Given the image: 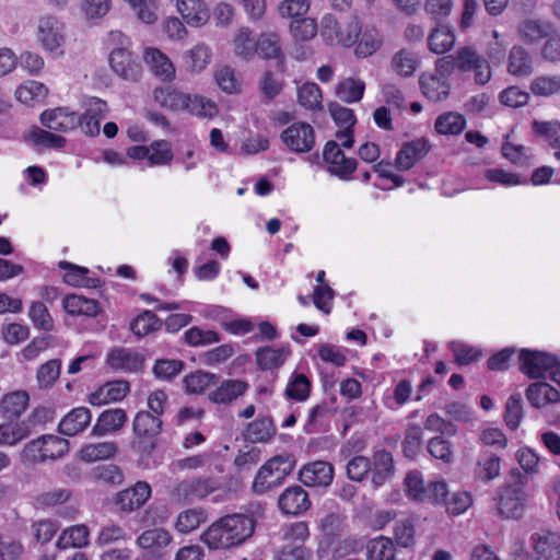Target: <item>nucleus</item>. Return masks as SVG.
Here are the masks:
<instances>
[{"mask_svg":"<svg viewBox=\"0 0 560 560\" xmlns=\"http://www.w3.org/2000/svg\"><path fill=\"white\" fill-rule=\"evenodd\" d=\"M255 527L256 520L250 513L228 514L209 526L202 540L210 549H230L248 540Z\"/></svg>","mask_w":560,"mask_h":560,"instance_id":"1","label":"nucleus"},{"mask_svg":"<svg viewBox=\"0 0 560 560\" xmlns=\"http://www.w3.org/2000/svg\"><path fill=\"white\" fill-rule=\"evenodd\" d=\"M162 419L150 411L137 412L132 423L136 435L131 443L133 451L142 457H149L158 445V436L162 432Z\"/></svg>","mask_w":560,"mask_h":560,"instance_id":"2","label":"nucleus"},{"mask_svg":"<svg viewBox=\"0 0 560 560\" xmlns=\"http://www.w3.org/2000/svg\"><path fill=\"white\" fill-rule=\"evenodd\" d=\"M294 467V460L289 455H278L266 462L258 470L253 482V490L262 494L269 489L281 485Z\"/></svg>","mask_w":560,"mask_h":560,"instance_id":"3","label":"nucleus"},{"mask_svg":"<svg viewBox=\"0 0 560 560\" xmlns=\"http://www.w3.org/2000/svg\"><path fill=\"white\" fill-rule=\"evenodd\" d=\"M524 476L517 468H512L502 491L499 494V512L508 518H517L524 509Z\"/></svg>","mask_w":560,"mask_h":560,"instance_id":"4","label":"nucleus"},{"mask_svg":"<svg viewBox=\"0 0 560 560\" xmlns=\"http://www.w3.org/2000/svg\"><path fill=\"white\" fill-rule=\"evenodd\" d=\"M520 369L530 378H544L549 374L552 380L555 371H560V360L548 352L522 349L518 355Z\"/></svg>","mask_w":560,"mask_h":560,"instance_id":"5","label":"nucleus"},{"mask_svg":"<svg viewBox=\"0 0 560 560\" xmlns=\"http://www.w3.org/2000/svg\"><path fill=\"white\" fill-rule=\"evenodd\" d=\"M219 487L218 480L211 477L185 479L173 487L171 497L175 502L190 503L195 500L205 499L218 490Z\"/></svg>","mask_w":560,"mask_h":560,"instance_id":"6","label":"nucleus"},{"mask_svg":"<svg viewBox=\"0 0 560 560\" xmlns=\"http://www.w3.org/2000/svg\"><path fill=\"white\" fill-rule=\"evenodd\" d=\"M323 158L329 165V173L338 176L340 179L349 180L357 170V160L347 158L336 141L330 140L325 144Z\"/></svg>","mask_w":560,"mask_h":560,"instance_id":"7","label":"nucleus"},{"mask_svg":"<svg viewBox=\"0 0 560 560\" xmlns=\"http://www.w3.org/2000/svg\"><path fill=\"white\" fill-rule=\"evenodd\" d=\"M108 60L112 70L118 77L126 81H139L142 73V67L138 58H135L128 48L114 47L109 54Z\"/></svg>","mask_w":560,"mask_h":560,"instance_id":"8","label":"nucleus"},{"mask_svg":"<svg viewBox=\"0 0 560 560\" xmlns=\"http://www.w3.org/2000/svg\"><path fill=\"white\" fill-rule=\"evenodd\" d=\"M280 139L291 151L306 153L315 144V132L310 124L294 122L281 132Z\"/></svg>","mask_w":560,"mask_h":560,"instance_id":"9","label":"nucleus"},{"mask_svg":"<svg viewBox=\"0 0 560 560\" xmlns=\"http://www.w3.org/2000/svg\"><path fill=\"white\" fill-rule=\"evenodd\" d=\"M457 69L460 71H475V81L478 84H486L490 81V63L470 46L460 48L457 51Z\"/></svg>","mask_w":560,"mask_h":560,"instance_id":"10","label":"nucleus"},{"mask_svg":"<svg viewBox=\"0 0 560 560\" xmlns=\"http://www.w3.org/2000/svg\"><path fill=\"white\" fill-rule=\"evenodd\" d=\"M151 487L147 481H137L114 497V504L122 513H131L143 506L151 497Z\"/></svg>","mask_w":560,"mask_h":560,"instance_id":"11","label":"nucleus"},{"mask_svg":"<svg viewBox=\"0 0 560 560\" xmlns=\"http://www.w3.org/2000/svg\"><path fill=\"white\" fill-rule=\"evenodd\" d=\"M334 479V466L325 460L305 464L299 471V480L306 487H328Z\"/></svg>","mask_w":560,"mask_h":560,"instance_id":"12","label":"nucleus"},{"mask_svg":"<svg viewBox=\"0 0 560 560\" xmlns=\"http://www.w3.org/2000/svg\"><path fill=\"white\" fill-rule=\"evenodd\" d=\"M372 483L374 488L384 486L390 481L395 475V462L390 452L378 450L372 454L370 458Z\"/></svg>","mask_w":560,"mask_h":560,"instance_id":"13","label":"nucleus"},{"mask_svg":"<svg viewBox=\"0 0 560 560\" xmlns=\"http://www.w3.org/2000/svg\"><path fill=\"white\" fill-rule=\"evenodd\" d=\"M535 560H560V535L541 530L530 536Z\"/></svg>","mask_w":560,"mask_h":560,"instance_id":"14","label":"nucleus"},{"mask_svg":"<svg viewBox=\"0 0 560 560\" xmlns=\"http://www.w3.org/2000/svg\"><path fill=\"white\" fill-rule=\"evenodd\" d=\"M430 148L429 141L423 138L405 143L397 152L395 166L400 172L410 170L419 160L428 154Z\"/></svg>","mask_w":560,"mask_h":560,"instance_id":"15","label":"nucleus"},{"mask_svg":"<svg viewBox=\"0 0 560 560\" xmlns=\"http://www.w3.org/2000/svg\"><path fill=\"white\" fill-rule=\"evenodd\" d=\"M256 52L264 59H275L279 74L285 72V56L282 52L280 37L277 34H261L257 38Z\"/></svg>","mask_w":560,"mask_h":560,"instance_id":"16","label":"nucleus"},{"mask_svg":"<svg viewBox=\"0 0 560 560\" xmlns=\"http://www.w3.org/2000/svg\"><path fill=\"white\" fill-rule=\"evenodd\" d=\"M280 510L285 514L300 515L311 508L308 493L300 486L288 488L278 500Z\"/></svg>","mask_w":560,"mask_h":560,"instance_id":"17","label":"nucleus"},{"mask_svg":"<svg viewBox=\"0 0 560 560\" xmlns=\"http://www.w3.org/2000/svg\"><path fill=\"white\" fill-rule=\"evenodd\" d=\"M107 364L125 372H138L142 370L144 355L127 348H115L107 354Z\"/></svg>","mask_w":560,"mask_h":560,"instance_id":"18","label":"nucleus"},{"mask_svg":"<svg viewBox=\"0 0 560 560\" xmlns=\"http://www.w3.org/2000/svg\"><path fill=\"white\" fill-rule=\"evenodd\" d=\"M154 101L162 107L178 112L185 110L190 101V94L182 93L173 86H160L153 91Z\"/></svg>","mask_w":560,"mask_h":560,"instance_id":"19","label":"nucleus"},{"mask_svg":"<svg viewBox=\"0 0 560 560\" xmlns=\"http://www.w3.org/2000/svg\"><path fill=\"white\" fill-rule=\"evenodd\" d=\"M248 389V383L242 380H224L208 397L213 404L228 405L244 395Z\"/></svg>","mask_w":560,"mask_h":560,"instance_id":"20","label":"nucleus"},{"mask_svg":"<svg viewBox=\"0 0 560 560\" xmlns=\"http://www.w3.org/2000/svg\"><path fill=\"white\" fill-rule=\"evenodd\" d=\"M126 421L127 413L124 409L115 408L104 410L92 428L91 433L93 435L103 436L107 433L119 431Z\"/></svg>","mask_w":560,"mask_h":560,"instance_id":"21","label":"nucleus"},{"mask_svg":"<svg viewBox=\"0 0 560 560\" xmlns=\"http://www.w3.org/2000/svg\"><path fill=\"white\" fill-rule=\"evenodd\" d=\"M40 122L43 126L55 131H69L72 130L78 124V115L74 113H67L65 108H55L45 110L40 115Z\"/></svg>","mask_w":560,"mask_h":560,"instance_id":"22","label":"nucleus"},{"mask_svg":"<svg viewBox=\"0 0 560 560\" xmlns=\"http://www.w3.org/2000/svg\"><path fill=\"white\" fill-rule=\"evenodd\" d=\"M91 422V411L85 407H78L68 412L58 425L59 433L74 436L82 432Z\"/></svg>","mask_w":560,"mask_h":560,"instance_id":"23","label":"nucleus"},{"mask_svg":"<svg viewBox=\"0 0 560 560\" xmlns=\"http://www.w3.org/2000/svg\"><path fill=\"white\" fill-rule=\"evenodd\" d=\"M177 10L190 26H201L209 20V10L201 0H177Z\"/></svg>","mask_w":560,"mask_h":560,"instance_id":"24","label":"nucleus"},{"mask_svg":"<svg viewBox=\"0 0 560 560\" xmlns=\"http://www.w3.org/2000/svg\"><path fill=\"white\" fill-rule=\"evenodd\" d=\"M552 23L545 20L528 19L518 26L522 39L526 44H536L540 39L548 38L553 33Z\"/></svg>","mask_w":560,"mask_h":560,"instance_id":"25","label":"nucleus"},{"mask_svg":"<svg viewBox=\"0 0 560 560\" xmlns=\"http://www.w3.org/2000/svg\"><path fill=\"white\" fill-rule=\"evenodd\" d=\"M144 59L151 71L162 81H171L175 75V68L172 61L159 49L148 48Z\"/></svg>","mask_w":560,"mask_h":560,"instance_id":"26","label":"nucleus"},{"mask_svg":"<svg viewBox=\"0 0 560 560\" xmlns=\"http://www.w3.org/2000/svg\"><path fill=\"white\" fill-rule=\"evenodd\" d=\"M526 398L536 408L560 400V393L545 382L533 383L526 389Z\"/></svg>","mask_w":560,"mask_h":560,"instance_id":"27","label":"nucleus"},{"mask_svg":"<svg viewBox=\"0 0 560 560\" xmlns=\"http://www.w3.org/2000/svg\"><path fill=\"white\" fill-rule=\"evenodd\" d=\"M28 394L24 390L12 392L4 395L0 401L2 416L8 420L18 419L28 405Z\"/></svg>","mask_w":560,"mask_h":560,"instance_id":"28","label":"nucleus"},{"mask_svg":"<svg viewBox=\"0 0 560 560\" xmlns=\"http://www.w3.org/2000/svg\"><path fill=\"white\" fill-rule=\"evenodd\" d=\"M63 308L70 315H83L89 317L96 316L101 308L96 300L86 299L84 296L69 294L63 301Z\"/></svg>","mask_w":560,"mask_h":560,"instance_id":"29","label":"nucleus"},{"mask_svg":"<svg viewBox=\"0 0 560 560\" xmlns=\"http://www.w3.org/2000/svg\"><path fill=\"white\" fill-rule=\"evenodd\" d=\"M509 72L512 75L527 77L533 72V60L522 46H513L509 55Z\"/></svg>","mask_w":560,"mask_h":560,"instance_id":"30","label":"nucleus"},{"mask_svg":"<svg viewBox=\"0 0 560 560\" xmlns=\"http://www.w3.org/2000/svg\"><path fill=\"white\" fill-rule=\"evenodd\" d=\"M289 354L290 351L285 348L261 347L256 351V362L259 369L264 371L273 370L280 368Z\"/></svg>","mask_w":560,"mask_h":560,"instance_id":"31","label":"nucleus"},{"mask_svg":"<svg viewBox=\"0 0 560 560\" xmlns=\"http://www.w3.org/2000/svg\"><path fill=\"white\" fill-rule=\"evenodd\" d=\"M419 84L422 94L431 102H440L448 96L450 85L438 77L421 75Z\"/></svg>","mask_w":560,"mask_h":560,"instance_id":"32","label":"nucleus"},{"mask_svg":"<svg viewBox=\"0 0 560 560\" xmlns=\"http://www.w3.org/2000/svg\"><path fill=\"white\" fill-rule=\"evenodd\" d=\"M90 476L93 481L110 487L120 486L125 479L121 468L115 464L97 465L91 470Z\"/></svg>","mask_w":560,"mask_h":560,"instance_id":"33","label":"nucleus"},{"mask_svg":"<svg viewBox=\"0 0 560 560\" xmlns=\"http://www.w3.org/2000/svg\"><path fill=\"white\" fill-rule=\"evenodd\" d=\"M89 544V528L85 525H73L62 532L56 546L59 549L68 547L82 548Z\"/></svg>","mask_w":560,"mask_h":560,"instance_id":"34","label":"nucleus"},{"mask_svg":"<svg viewBox=\"0 0 560 560\" xmlns=\"http://www.w3.org/2000/svg\"><path fill=\"white\" fill-rule=\"evenodd\" d=\"M118 447L115 442L86 444L80 451V458L83 462L92 463L110 458L116 455Z\"/></svg>","mask_w":560,"mask_h":560,"instance_id":"35","label":"nucleus"},{"mask_svg":"<svg viewBox=\"0 0 560 560\" xmlns=\"http://www.w3.org/2000/svg\"><path fill=\"white\" fill-rule=\"evenodd\" d=\"M365 84L360 79L347 78L340 81L335 90L336 95L345 103H357L363 97Z\"/></svg>","mask_w":560,"mask_h":560,"instance_id":"36","label":"nucleus"},{"mask_svg":"<svg viewBox=\"0 0 560 560\" xmlns=\"http://www.w3.org/2000/svg\"><path fill=\"white\" fill-rule=\"evenodd\" d=\"M172 541L171 534L164 528L144 530L138 538L137 545L142 549L160 550Z\"/></svg>","mask_w":560,"mask_h":560,"instance_id":"37","label":"nucleus"},{"mask_svg":"<svg viewBox=\"0 0 560 560\" xmlns=\"http://www.w3.org/2000/svg\"><path fill=\"white\" fill-rule=\"evenodd\" d=\"M26 139L31 141L37 150L61 149L66 144V139L63 137L51 133L38 127H34L28 132Z\"/></svg>","mask_w":560,"mask_h":560,"instance_id":"38","label":"nucleus"},{"mask_svg":"<svg viewBox=\"0 0 560 560\" xmlns=\"http://www.w3.org/2000/svg\"><path fill=\"white\" fill-rule=\"evenodd\" d=\"M395 545L389 538L380 536L369 541L366 560H395Z\"/></svg>","mask_w":560,"mask_h":560,"instance_id":"39","label":"nucleus"},{"mask_svg":"<svg viewBox=\"0 0 560 560\" xmlns=\"http://www.w3.org/2000/svg\"><path fill=\"white\" fill-rule=\"evenodd\" d=\"M428 44L432 52L441 55L453 48L455 35L447 26H438L430 34Z\"/></svg>","mask_w":560,"mask_h":560,"instance_id":"40","label":"nucleus"},{"mask_svg":"<svg viewBox=\"0 0 560 560\" xmlns=\"http://www.w3.org/2000/svg\"><path fill=\"white\" fill-rule=\"evenodd\" d=\"M312 383L310 378L302 373H293L285 387L287 398L295 401H305L311 394Z\"/></svg>","mask_w":560,"mask_h":560,"instance_id":"41","label":"nucleus"},{"mask_svg":"<svg viewBox=\"0 0 560 560\" xmlns=\"http://www.w3.org/2000/svg\"><path fill=\"white\" fill-rule=\"evenodd\" d=\"M163 326V322L151 311H143L130 323V330L137 337H144L150 332L158 331Z\"/></svg>","mask_w":560,"mask_h":560,"instance_id":"42","label":"nucleus"},{"mask_svg":"<svg viewBox=\"0 0 560 560\" xmlns=\"http://www.w3.org/2000/svg\"><path fill=\"white\" fill-rule=\"evenodd\" d=\"M31 432L32 428L26 421L16 422L14 424H0V444L15 445L27 438Z\"/></svg>","mask_w":560,"mask_h":560,"instance_id":"43","label":"nucleus"},{"mask_svg":"<svg viewBox=\"0 0 560 560\" xmlns=\"http://www.w3.org/2000/svg\"><path fill=\"white\" fill-rule=\"evenodd\" d=\"M420 61L417 55L407 49H401L397 51L392 58V67L396 71L397 74L404 78L411 77Z\"/></svg>","mask_w":560,"mask_h":560,"instance_id":"44","label":"nucleus"},{"mask_svg":"<svg viewBox=\"0 0 560 560\" xmlns=\"http://www.w3.org/2000/svg\"><path fill=\"white\" fill-rule=\"evenodd\" d=\"M210 58V50L203 44L196 45L183 56L185 68L190 72H200L206 69Z\"/></svg>","mask_w":560,"mask_h":560,"instance_id":"45","label":"nucleus"},{"mask_svg":"<svg viewBox=\"0 0 560 560\" xmlns=\"http://www.w3.org/2000/svg\"><path fill=\"white\" fill-rule=\"evenodd\" d=\"M39 40L47 50L57 49L63 37L60 34L58 22L55 19H47L39 25Z\"/></svg>","mask_w":560,"mask_h":560,"instance_id":"46","label":"nucleus"},{"mask_svg":"<svg viewBox=\"0 0 560 560\" xmlns=\"http://www.w3.org/2000/svg\"><path fill=\"white\" fill-rule=\"evenodd\" d=\"M298 100L301 106L307 110H322L323 96L319 86L316 83H304L298 90Z\"/></svg>","mask_w":560,"mask_h":560,"instance_id":"47","label":"nucleus"},{"mask_svg":"<svg viewBox=\"0 0 560 560\" xmlns=\"http://www.w3.org/2000/svg\"><path fill=\"white\" fill-rule=\"evenodd\" d=\"M276 434L270 417L258 418L247 425V438L252 442H267Z\"/></svg>","mask_w":560,"mask_h":560,"instance_id":"48","label":"nucleus"},{"mask_svg":"<svg viewBox=\"0 0 560 560\" xmlns=\"http://www.w3.org/2000/svg\"><path fill=\"white\" fill-rule=\"evenodd\" d=\"M48 94V89L40 82L28 80L21 84L15 96L23 104H30L34 101H43Z\"/></svg>","mask_w":560,"mask_h":560,"instance_id":"49","label":"nucleus"},{"mask_svg":"<svg viewBox=\"0 0 560 560\" xmlns=\"http://www.w3.org/2000/svg\"><path fill=\"white\" fill-rule=\"evenodd\" d=\"M218 380L215 374L199 370L186 375L183 383L187 393L200 394L211 384H215Z\"/></svg>","mask_w":560,"mask_h":560,"instance_id":"50","label":"nucleus"},{"mask_svg":"<svg viewBox=\"0 0 560 560\" xmlns=\"http://www.w3.org/2000/svg\"><path fill=\"white\" fill-rule=\"evenodd\" d=\"M466 120L463 115L448 112L438 117L435 130L442 135H458L465 128Z\"/></svg>","mask_w":560,"mask_h":560,"instance_id":"51","label":"nucleus"},{"mask_svg":"<svg viewBox=\"0 0 560 560\" xmlns=\"http://www.w3.org/2000/svg\"><path fill=\"white\" fill-rule=\"evenodd\" d=\"M185 363L176 359H159L155 361L152 372L159 380L171 381L183 372Z\"/></svg>","mask_w":560,"mask_h":560,"instance_id":"52","label":"nucleus"},{"mask_svg":"<svg viewBox=\"0 0 560 560\" xmlns=\"http://www.w3.org/2000/svg\"><path fill=\"white\" fill-rule=\"evenodd\" d=\"M44 440L42 436L30 441L21 452V462L25 466H32L48 460L46 451H44Z\"/></svg>","mask_w":560,"mask_h":560,"instance_id":"53","label":"nucleus"},{"mask_svg":"<svg viewBox=\"0 0 560 560\" xmlns=\"http://www.w3.org/2000/svg\"><path fill=\"white\" fill-rule=\"evenodd\" d=\"M257 39L253 36L249 28L240 30L234 38V51L243 59H249L256 52Z\"/></svg>","mask_w":560,"mask_h":560,"instance_id":"54","label":"nucleus"},{"mask_svg":"<svg viewBox=\"0 0 560 560\" xmlns=\"http://www.w3.org/2000/svg\"><path fill=\"white\" fill-rule=\"evenodd\" d=\"M532 92L537 96H551L560 92V75H540L530 83Z\"/></svg>","mask_w":560,"mask_h":560,"instance_id":"55","label":"nucleus"},{"mask_svg":"<svg viewBox=\"0 0 560 560\" xmlns=\"http://www.w3.org/2000/svg\"><path fill=\"white\" fill-rule=\"evenodd\" d=\"M205 521L206 514L203 510L190 509L178 515L175 526L180 533H190Z\"/></svg>","mask_w":560,"mask_h":560,"instance_id":"56","label":"nucleus"},{"mask_svg":"<svg viewBox=\"0 0 560 560\" xmlns=\"http://www.w3.org/2000/svg\"><path fill=\"white\" fill-rule=\"evenodd\" d=\"M174 158L170 142L166 140L153 141L149 148L148 161L151 165H166Z\"/></svg>","mask_w":560,"mask_h":560,"instance_id":"57","label":"nucleus"},{"mask_svg":"<svg viewBox=\"0 0 560 560\" xmlns=\"http://www.w3.org/2000/svg\"><path fill=\"white\" fill-rule=\"evenodd\" d=\"M535 135L540 136L549 141L553 149H560V124L557 121H538L533 122Z\"/></svg>","mask_w":560,"mask_h":560,"instance_id":"58","label":"nucleus"},{"mask_svg":"<svg viewBox=\"0 0 560 560\" xmlns=\"http://www.w3.org/2000/svg\"><path fill=\"white\" fill-rule=\"evenodd\" d=\"M290 32L295 39L310 40L317 33V24L311 18L295 19L290 23Z\"/></svg>","mask_w":560,"mask_h":560,"instance_id":"59","label":"nucleus"},{"mask_svg":"<svg viewBox=\"0 0 560 560\" xmlns=\"http://www.w3.org/2000/svg\"><path fill=\"white\" fill-rule=\"evenodd\" d=\"M61 361L52 359L40 365L37 371V380L40 388H48L54 385L60 375Z\"/></svg>","mask_w":560,"mask_h":560,"instance_id":"60","label":"nucleus"},{"mask_svg":"<svg viewBox=\"0 0 560 560\" xmlns=\"http://www.w3.org/2000/svg\"><path fill=\"white\" fill-rule=\"evenodd\" d=\"M448 349L453 352L456 362L460 365L470 364L481 357V351L477 348L460 341H451Z\"/></svg>","mask_w":560,"mask_h":560,"instance_id":"61","label":"nucleus"},{"mask_svg":"<svg viewBox=\"0 0 560 560\" xmlns=\"http://www.w3.org/2000/svg\"><path fill=\"white\" fill-rule=\"evenodd\" d=\"M328 112L335 124L340 128L352 129L357 122L353 110L340 105L337 102H331L328 104Z\"/></svg>","mask_w":560,"mask_h":560,"instance_id":"62","label":"nucleus"},{"mask_svg":"<svg viewBox=\"0 0 560 560\" xmlns=\"http://www.w3.org/2000/svg\"><path fill=\"white\" fill-rule=\"evenodd\" d=\"M220 340V335L217 331L203 330L196 326L185 332V341L192 347L207 346Z\"/></svg>","mask_w":560,"mask_h":560,"instance_id":"63","label":"nucleus"},{"mask_svg":"<svg viewBox=\"0 0 560 560\" xmlns=\"http://www.w3.org/2000/svg\"><path fill=\"white\" fill-rule=\"evenodd\" d=\"M312 551L303 544H288L278 550L275 560H310Z\"/></svg>","mask_w":560,"mask_h":560,"instance_id":"64","label":"nucleus"}]
</instances>
